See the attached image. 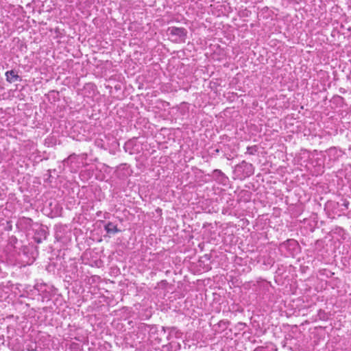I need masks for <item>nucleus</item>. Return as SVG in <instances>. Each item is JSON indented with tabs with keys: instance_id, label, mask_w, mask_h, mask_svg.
<instances>
[{
	"instance_id": "nucleus-1",
	"label": "nucleus",
	"mask_w": 351,
	"mask_h": 351,
	"mask_svg": "<svg viewBox=\"0 0 351 351\" xmlns=\"http://www.w3.org/2000/svg\"><path fill=\"white\" fill-rule=\"evenodd\" d=\"M169 32L171 35L178 36L180 40H184L186 35V29L182 27H171L169 29Z\"/></svg>"
},
{
	"instance_id": "nucleus-2",
	"label": "nucleus",
	"mask_w": 351,
	"mask_h": 351,
	"mask_svg": "<svg viewBox=\"0 0 351 351\" xmlns=\"http://www.w3.org/2000/svg\"><path fill=\"white\" fill-rule=\"evenodd\" d=\"M6 80L10 83L14 82L18 80L19 76L13 70L8 71L5 73Z\"/></svg>"
},
{
	"instance_id": "nucleus-3",
	"label": "nucleus",
	"mask_w": 351,
	"mask_h": 351,
	"mask_svg": "<svg viewBox=\"0 0 351 351\" xmlns=\"http://www.w3.org/2000/svg\"><path fill=\"white\" fill-rule=\"evenodd\" d=\"M105 230L109 234H114L119 231L117 228V226H115L113 223H108L105 226Z\"/></svg>"
},
{
	"instance_id": "nucleus-4",
	"label": "nucleus",
	"mask_w": 351,
	"mask_h": 351,
	"mask_svg": "<svg viewBox=\"0 0 351 351\" xmlns=\"http://www.w3.org/2000/svg\"><path fill=\"white\" fill-rule=\"evenodd\" d=\"M248 150L250 152V154H253V150H252V148H250L248 147Z\"/></svg>"
}]
</instances>
